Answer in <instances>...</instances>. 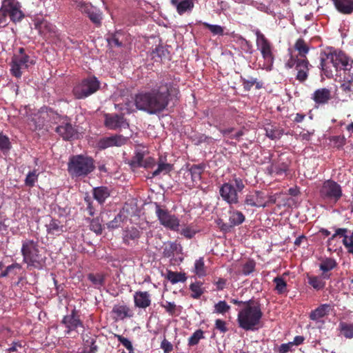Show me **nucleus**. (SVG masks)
<instances>
[{"label":"nucleus","mask_w":353,"mask_h":353,"mask_svg":"<svg viewBox=\"0 0 353 353\" xmlns=\"http://www.w3.org/2000/svg\"><path fill=\"white\" fill-rule=\"evenodd\" d=\"M245 204L252 207H263L268 206V203L265 202V195L261 191H255L253 193L247 194L245 199Z\"/></svg>","instance_id":"obj_20"},{"label":"nucleus","mask_w":353,"mask_h":353,"mask_svg":"<svg viewBox=\"0 0 353 353\" xmlns=\"http://www.w3.org/2000/svg\"><path fill=\"white\" fill-rule=\"evenodd\" d=\"M141 236V232L135 227L126 228L123 230V243L130 245L132 243H137Z\"/></svg>","instance_id":"obj_24"},{"label":"nucleus","mask_w":353,"mask_h":353,"mask_svg":"<svg viewBox=\"0 0 353 353\" xmlns=\"http://www.w3.org/2000/svg\"><path fill=\"white\" fill-rule=\"evenodd\" d=\"M6 1L10 20L14 23L21 21L25 17V14L21 10L20 3L17 0Z\"/></svg>","instance_id":"obj_17"},{"label":"nucleus","mask_w":353,"mask_h":353,"mask_svg":"<svg viewBox=\"0 0 353 353\" xmlns=\"http://www.w3.org/2000/svg\"><path fill=\"white\" fill-rule=\"evenodd\" d=\"M219 194L223 200L230 205L239 203L237 190L230 183H224L220 188Z\"/></svg>","instance_id":"obj_14"},{"label":"nucleus","mask_w":353,"mask_h":353,"mask_svg":"<svg viewBox=\"0 0 353 353\" xmlns=\"http://www.w3.org/2000/svg\"><path fill=\"white\" fill-rule=\"evenodd\" d=\"M90 20L94 23L97 27H100L101 26L102 21V12L98 8H95L94 11L88 16Z\"/></svg>","instance_id":"obj_50"},{"label":"nucleus","mask_w":353,"mask_h":353,"mask_svg":"<svg viewBox=\"0 0 353 353\" xmlns=\"http://www.w3.org/2000/svg\"><path fill=\"white\" fill-rule=\"evenodd\" d=\"M124 221L123 215L121 213L117 214L113 220L107 223V228L110 230H114L119 228Z\"/></svg>","instance_id":"obj_52"},{"label":"nucleus","mask_w":353,"mask_h":353,"mask_svg":"<svg viewBox=\"0 0 353 353\" xmlns=\"http://www.w3.org/2000/svg\"><path fill=\"white\" fill-rule=\"evenodd\" d=\"M55 132L65 141L78 137L77 130L69 122L68 117L55 128Z\"/></svg>","instance_id":"obj_13"},{"label":"nucleus","mask_w":353,"mask_h":353,"mask_svg":"<svg viewBox=\"0 0 353 353\" xmlns=\"http://www.w3.org/2000/svg\"><path fill=\"white\" fill-rule=\"evenodd\" d=\"M46 227L48 234L51 236H60L65 231L61 221L54 218H52Z\"/></svg>","instance_id":"obj_26"},{"label":"nucleus","mask_w":353,"mask_h":353,"mask_svg":"<svg viewBox=\"0 0 353 353\" xmlns=\"http://www.w3.org/2000/svg\"><path fill=\"white\" fill-rule=\"evenodd\" d=\"M339 327L341 332L346 339L353 338V323H347L345 322H341Z\"/></svg>","instance_id":"obj_45"},{"label":"nucleus","mask_w":353,"mask_h":353,"mask_svg":"<svg viewBox=\"0 0 353 353\" xmlns=\"http://www.w3.org/2000/svg\"><path fill=\"white\" fill-rule=\"evenodd\" d=\"M332 91L326 88L316 90L312 95V99L318 105H325L332 99Z\"/></svg>","instance_id":"obj_23"},{"label":"nucleus","mask_w":353,"mask_h":353,"mask_svg":"<svg viewBox=\"0 0 353 353\" xmlns=\"http://www.w3.org/2000/svg\"><path fill=\"white\" fill-rule=\"evenodd\" d=\"M112 313L115 314L117 319L123 320L127 317H132L133 312L126 305H115L112 308Z\"/></svg>","instance_id":"obj_29"},{"label":"nucleus","mask_w":353,"mask_h":353,"mask_svg":"<svg viewBox=\"0 0 353 353\" xmlns=\"http://www.w3.org/2000/svg\"><path fill=\"white\" fill-rule=\"evenodd\" d=\"M170 2L179 15L190 13L194 6V0H170Z\"/></svg>","instance_id":"obj_22"},{"label":"nucleus","mask_w":353,"mask_h":353,"mask_svg":"<svg viewBox=\"0 0 353 353\" xmlns=\"http://www.w3.org/2000/svg\"><path fill=\"white\" fill-rule=\"evenodd\" d=\"M92 194L94 199H96L99 204H103L106 199L110 196V191L109 188L105 186H100L94 188L92 190Z\"/></svg>","instance_id":"obj_30"},{"label":"nucleus","mask_w":353,"mask_h":353,"mask_svg":"<svg viewBox=\"0 0 353 353\" xmlns=\"http://www.w3.org/2000/svg\"><path fill=\"white\" fill-rule=\"evenodd\" d=\"M290 164L291 161L289 158L281 154L276 159H272L267 168V172L272 176H285L288 174Z\"/></svg>","instance_id":"obj_9"},{"label":"nucleus","mask_w":353,"mask_h":353,"mask_svg":"<svg viewBox=\"0 0 353 353\" xmlns=\"http://www.w3.org/2000/svg\"><path fill=\"white\" fill-rule=\"evenodd\" d=\"M330 141L333 147L338 149L342 148L346 143V139L344 136H332Z\"/></svg>","instance_id":"obj_58"},{"label":"nucleus","mask_w":353,"mask_h":353,"mask_svg":"<svg viewBox=\"0 0 353 353\" xmlns=\"http://www.w3.org/2000/svg\"><path fill=\"white\" fill-rule=\"evenodd\" d=\"M61 324L67 329L66 334H70L72 331H77L79 327L83 328V324L80 319V315L78 311L74 308L70 314L63 316Z\"/></svg>","instance_id":"obj_11"},{"label":"nucleus","mask_w":353,"mask_h":353,"mask_svg":"<svg viewBox=\"0 0 353 353\" xmlns=\"http://www.w3.org/2000/svg\"><path fill=\"white\" fill-rule=\"evenodd\" d=\"M230 302L241 307L237 314V323L240 328L245 331L259 330L263 316L259 301L251 299L243 301L232 299Z\"/></svg>","instance_id":"obj_2"},{"label":"nucleus","mask_w":353,"mask_h":353,"mask_svg":"<svg viewBox=\"0 0 353 353\" xmlns=\"http://www.w3.org/2000/svg\"><path fill=\"white\" fill-rule=\"evenodd\" d=\"M265 130V135L272 140L279 139L283 134V130L277 126L268 125Z\"/></svg>","instance_id":"obj_35"},{"label":"nucleus","mask_w":353,"mask_h":353,"mask_svg":"<svg viewBox=\"0 0 353 353\" xmlns=\"http://www.w3.org/2000/svg\"><path fill=\"white\" fill-rule=\"evenodd\" d=\"M95 169L94 161L92 157L83 155L72 156L68 163V173L72 177L85 176Z\"/></svg>","instance_id":"obj_4"},{"label":"nucleus","mask_w":353,"mask_h":353,"mask_svg":"<svg viewBox=\"0 0 353 353\" xmlns=\"http://www.w3.org/2000/svg\"><path fill=\"white\" fill-rule=\"evenodd\" d=\"M344 82L341 84L340 88L349 98L353 94V81L350 79H344Z\"/></svg>","instance_id":"obj_54"},{"label":"nucleus","mask_w":353,"mask_h":353,"mask_svg":"<svg viewBox=\"0 0 353 353\" xmlns=\"http://www.w3.org/2000/svg\"><path fill=\"white\" fill-rule=\"evenodd\" d=\"M35 63L33 59L25 53L23 48L19 49L18 53L14 54L12 58L10 63L11 74L16 78H21L22 75V70L27 69L30 65Z\"/></svg>","instance_id":"obj_7"},{"label":"nucleus","mask_w":353,"mask_h":353,"mask_svg":"<svg viewBox=\"0 0 353 353\" xmlns=\"http://www.w3.org/2000/svg\"><path fill=\"white\" fill-rule=\"evenodd\" d=\"M173 168L174 165L172 164L165 163L160 159L157 163V168L152 173L151 177H155L161 174H168Z\"/></svg>","instance_id":"obj_32"},{"label":"nucleus","mask_w":353,"mask_h":353,"mask_svg":"<svg viewBox=\"0 0 353 353\" xmlns=\"http://www.w3.org/2000/svg\"><path fill=\"white\" fill-rule=\"evenodd\" d=\"M11 148L12 144L9 138L3 133H0V150L5 154L8 152Z\"/></svg>","instance_id":"obj_48"},{"label":"nucleus","mask_w":353,"mask_h":353,"mask_svg":"<svg viewBox=\"0 0 353 353\" xmlns=\"http://www.w3.org/2000/svg\"><path fill=\"white\" fill-rule=\"evenodd\" d=\"M134 306L141 309H146L152 303L151 294L147 291H137L133 295Z\"/></svg>","instance_id":"obj_21"},{"label":"nucleus","mask_w":353,"mask_h":353,"mask_svg":"<svg viewBox=\"0 0 353 353\" xmlns=\"http://www.w3.org/2000/svg\"><path fill=\"white\" fill-rule=\"evenodd\" d=\"M87 278L96 289L100 290L105 285V274L103 273H89Z\"/></svg>","instance_id":"obj_31"},{"label":"nucleus","mask_w":353,"mask_h":353,"mask_svg":"<svg viewBox=\"0 0 353 353\" xmlns=\"http://www.w3.org/2000/svg\"><path fill=\"white\" fill-rule=\"evenodd\" d=\"M39 175V172L37 169L28 172L24 181L25 185L29 188L34 187L38 181Z\"/></svg>","instance_id":"obj_42"},{"label":"nucleus","mask_w":353,"mask_h":353,"mask_svg":"<svg viewBox=\"0 0 353 353\" xmlns=\"http://www.w3.org/2000/svg\"><path fill=\"white\" fill-rule=\"evenodd\" d=\"M202 25L208 29L214 35L222 36L224 34V29L219 25H212L207 22H202Z\"/></svg>","instance_id":"obj_55"},{"label":"nucleus","mask_w":353,"mask_h":353,"mask_svg":"<svg viewBox=\"0 0 353 353\" xmlns=\"http://www.w3.org/2000/svg\"><path fill=\"white\" fill-rule=\"evenodd\" d=\"M294 49L298 51L300 59H307L306 54L309 52L310 47L302 38L298 39L294 43Z\"/></svg>","instance_id":"obj_34"},{"label":"nucleus","mask_w":353,"mask_h":353,"mask_svg":"<svg viewBox=\"0 0 353 353\" xmlns=\"http://www.w3.org/2000/svg\"><path fill=\"white\" fill-rule=\"evenodd\" d=\"M183 248L181 245L175 241H168L163 243L162 255L164 258L170 259V262L173 263L174 257L176 254H181Z\"/></svg>","instance_id":"obj_19"},{"label":"nucleus","mask_w":353,"mask_h":353,"mask_svg":"<svg viewBox=\"0 0 353 353\" xmlns=\"http://www.w3.org/2000/svg\"><path fill=\"white\" fill-rule=\"evenodd\" d=\"M234 128H219V130L220 132L225 137H228L230 139H239L241 137H242L244 133L243 130H239L235 134H232L234 132Z\"/></svg>","instance_id":"obj_46"},{"label":"nucleus","mask_w":353,"mask_h":353,"mask_svg":"<svg viewBox=\"0 0 353 353\" xmlns=\"http://www.w3.org/2000/svg\"><path fill=\"white\" fill-rule=\"evenodd\" d=\"M104 124L105 127L110 130H117L120 128H126L129 127V123L122 114H106L105 115Z\"/></svg>","instance_id":"obj_15"},{"label":"nucleus","mask_w":353,"mask_h":353,"mask_svg":"<svg viewBox=\"0 0 353 353\" xmlns=\"http://www.w3.org/2000/svg\"><path fill=\"white\" fill-rule=\"evenodd\" d=\"M161 306L164 307L167 312L171 315H173L175 313L176 305L174 303L165 301L164 303H161Z\"/></svg>","instance_id":"obj_63"},{"label":"nucleus","mask_w":353,"mask_h":353,"mask_svg":"<svg viewBox=\"0 0 353 353\" xmlns=\"http://www.w3.org/2000/svg\"><path fill=\"white\" fill-rule=\"evenodd\" d=\"M241 81L242 82L243 88L245 91H250L253 85H255V88L257 90L263 88V83L258 81L256 78L250 77L249 79H247L241 77Z\"/></svg>","instance_id":"obj_38"},{"label":"nucleus","mask_w":353,"mask_h":353,"mask_svg":"<svg viewBox=\"0 0 353 353\" xmlns=\"http://www.w3.org/2000/svg\"><path fill=\"white\" fill-rule=\"evenodd\" d=\"M145 152L141 150L135 151L134 155L129 162L131 168H139L142 167Z\"/></svg>","instance_id":"obj_37"},{"label":"nucleus","mask_w":353,"mask_h":353,"mask_svg":"<svg viewBox=\"0 0 353 353\" xmlns=\"http://www.w3.org/2000/svg\"><path fill=\"white\" fill-rule=\"evenodd\" d=\"M343 195L341 185L332 180L323 182L319 190L321 199L327 203H336Z\"/></svg>","instance_id":"obj_6"},{"label":"nucleus","mask_w":353,"mask_h":353,"mask_svg":"<svg viewBox=\"0 0 353 353\" xmlns=\"http://www.w3.org/2000/svg\"><path fill=\"white\" fill-rule=\"evenodd\" d=\"M194 272L199 277H203L207 274L204 259L203 257H200L199 259L195 261Z\"/></svg>","instance_id":"obj_43"},{"label":"nucleus","mask_w":353,"mask_h":353,"mask_svg":"<svg viewBox=\"0 0 353 353\" xmlns=\"http://www.w3.org/2000/svg\"><path fill=\"white\" fill-rule=\"evenodd\" d=\"M309 65L310 63L307 59H300L295 68L297 71V74L296 76V80L303 83L307 79Z\"/></svg>","instance_id":"obj_25"},{"label":"nucleus","mask_w":353,"mask_h":353,"mask_svg":"<svg viewBox=\"0 0 353 353\" xmlns=\"http://www.w3.org/2000/svg\"><path fill=\"white\" fill-rule=\"evenodd\" d=\"M99 88L98 79L95 77H89L74 86L72 94L75 99H82L96 92Z\"/></svg>","instance_id":"obj_5"},{"label":"nucleus","mask_w":353,"mask_h":353,"mask_svg":"<svg viewBox=\"0 0 353 353\" xmlns=\"http://www.w3.org/2000/svg\"><path fill=\"white\" fill-rule=\"evenodd\" d=\"M331 310V305L329 304H321L310 314V319L312 321H318L320 319L327 315Z\"/></svg>","instance_id":"obj_28"},{"label":"nucleus","mask_w":353,"mask_h":353,"mask_svg":"<svg viewBox=\"0 0 353 353\" xmlns=\"http://www.w3.org/2000/svg\"><path fill=\"white\" fill-rule=\"evenodd\" d=\"M256 36L257 48L260 50L268 68H270L274 60V56L272 52V46L270 41L259 30H256Z\"/></svg>","instance_id":"obj_10"},{"label":"nucleus","mask_w":353,"mask_h":353,"mask_svg":"<svg viewBox=\"0 0 353 353\" xmlns=\"http://www.w3.org/2000/svg\"><path fill=\"white\" fill-rule=\"evenodd\" d=\"M205 338L204 332L201 330H196L188 339V345L190 347L194 346L199 343L201 339Z\"/></svg>","instance_id":"obj_47"},{"label":"nucleus","mask_w":353,"mask_h":353,"mask_svg":"<svg viewBox=\"0 0 353 353\" xmlns=\"http://www.w3.org/2000/svg\"><path fill=\"white\" fill-rule=\"evenodd\" d=\"M161 348L165 353H170L173 350L172 344L168 341L166 339H164L161 343Z\"/></svg>","instance_id":"obj_64"},{"label":"nucleus","mask_w":353,"mask_h":353,"mask_svg":"<svg viewBox=\"0 0 353 353\" xmlns=\"http://www.w3.org/2000/svg\"><path fill=\"white\" fill-rule=\"evenodd\" d=\"M348 230L346 228H337L335 230V233L328 239L327 245H330L331 241H333L337 236L343 237V239L347 240Z\"/></svg>","instance_id":"obj_61"},{"label":"nucleus","mask_w":353,"mask_h":353,"mask_svg":"<svg viewBox=\"0 0 353 353\" xmlns=\"http://www.w3.org/2000/svg\"><path fill=\"white\" fill-rule=\"evenodd\" d=\"M273 282L276 284L275 290L278 294H283L287 291V283L282 277H275Z\"/></svg>","instance_id":"obj_51"},{"label":"nucleus","mask_w":353,"mask_h":353,"mask_svg":"<svg viewBox=\"0 0 353 353\" xmlns=\"http://www.w3.org/2000/svg\"><path fill=\"white\" fill-rule=\"evenodd\" d=\"M319 268L321 271L323 278L330 279L332 276L331 271L336 269L338 266L336 260L332 257H322L319 259Z\"/></svg>","instance_id":"obj_18"},{"label":"nucleus","mask_w":353,"mask_h":353,"mask_svg":"<svg viewBox=\"0 0 353 353\" xmlns=\"http://www.w3.org/2000/svg\"><path fill=\"white\" fill-rule=\"evenodd\" d=\"M153 55V58H154L156 56L162 59H168L169 58V51L167 48H165L164 46L161 45L157 46L152 52Z\"/></svg>","instance_id":"obj_49"},{"label":"nucleus","mask_w":353,"mask_h":353,"mask_svg":"<svg viewBox=\"0 0 353 353\" xmlns=\"http://www.w3.org/2000/svg\"><path fill=\"white\" fill-rule=\"evenodd\" d=\"M34 26L39 34L46 39L57 36L56 26L46 20L37 21Z\"/></svg>","instance_id":"obj_16"},{"label":"nucleus","mask_w":353,"mask_h":353,"mask_svg":"<svg viewBox=\"0 0 353 353\" xmlns=\"http://www.w3.org/2000/svg\"><path fill=\"white\" fill-rule=\"evenodd\" d=\"M155 214L161 225L173 231H178L179 227V219L170 212L162 208L159 204L155 203Z\"/></svg>","instance_id":"obj_8"},{"label":"nucleus","mask_w":353,"mask_h":353,"mask_svg":"<svg viewBox=\"0 0 353 353\" xmlns=\"http://www.w3.org/2000/svg\"><path fill=\"white\" fill-rule=\"evenodd\" d=\"M152 83L149 90L135 95L134 104L140 110L157 114L167 109L170 102L177 97L179 90L172 82L165 79Z\"/></svg>","instance_id":"obj_1"},{"label":"nucleus","mask_w":353,"mask_h":353,"mask_svg":"<svg viewBox=\"0 0 353 353\" xmlns=\"http://www.w3.org/2000/svg\"><path fill=\"white\" fill-rule=\"evenodd\" d=\"M244 221L245 216L241 212L238 210L230 211L229 222L231 223V226L239 225L243 223Z\"/></svg>","instance_id":"obj_39"},{"label":"nucleus","mask_w":353,"mask_h":353,"mask_svg":"<svg viewBox=\"0 0 353 353\" xmlns=\"http://www.w3.org/2000/svg\"><path fill=\"white\" fill-rule=\"evenodd\" d=\"M21 252L23 261L28 265V267L41 270L45 265L46 258L40 253L37 241L31 239L23 241Z\"/></svg>","instance_id":"obj_3"},{"label":"nucleus","mask_w":353,"mask_h":353,"mask_svg":"<svg viewBox=\"0 0 353 353\" xmlns=\"http://www.w3.org/2000/svg\"><path fill=\"white\" fill-rule=\"evenodd\" d=\"M230 310V306L228 305L226 301H220L214 305V312L217 314H225Z\"/></svg>","instance_id":"obj_60"},{"label":"nucleus","mask_w":353,"mask_h":353,"mask_svg":"<svg viewBox=\"0 0 353 353\" xmlns=\"http://www.w3.org/2000/svg\"><path fill=\"white\" fill-rule=\"evenodd\" d=\"M256 263L254 260L247 261L242 267L243 274L247 276L252 273L255 270Z\"/></svg>","instance_id":"obj_59"},{"label":"nucleus","mask_w":353,"mask_h":353,"mask_svg":"<svg viewBox=\"0 0 353 353\" xmlns=\"http://www.w3.org/2000/svg\"><path fill=\"white\" fill-rule=\"evenodd\" d=\"M333 3L341 14H350L353 12V0H333Z\"/></svg>","instance_id":"obj_27"},{"label":"nucleus","mask_w":353,"mask_h":353,"mask_svg":"<svg viewBox=\"0 0 353 353\" xmlns=\"http://www.w3.org/2000/svg\"><path fill=\"white\" fill-rule=\"evenodd\" d=\"M8 8L6 5V1L3 0L2 5L0 8V26L5 27L8 25Z\"/></svg>","instance_id":"obj_56"},{"label":"nucleus","mask_w":353,"mask_h":353,"mask_svg":"<svg viewBox=\"0 0 353 353\" xmlns=\"http://www.w3.org/2000/svg\"><path fill=\"white\" fill-rule=\"evenodd\" d=\"M90 230L93 231L97 235L101 234L103 227L99 218L92 219L90 221Z\"/></svg>","instance_id":"obj_57"},{"label":"nucleus","mask_w":353,"mask_h":353,"mask_svg":"<svg viewBox=\"0 0 353 353\" xmlns=\"http://www.w3.org/2000/svg\"><path fill=\"white\" fill-rule=\"evenodd\" d=\"M325 280L322 274H321V276H307L309 285L316 290H323L325 287L326 283Z\"/></svg>","instance_id":"obj_33"},{"label":"nucleus","mask_w":353,"mask_h":353,"mask_svg":"<svg viewBox=\"0 0 353 353\" xmlns=\"http://www.w3.org/2000/svg\"><path fill=\"white\" fill-rule=\"evenodd\" d=\"M202 282H195L190 285V290L192 291L191 297L195 299H199L204 292L202 288Z\"/></svg>","instance_id":"obj_44"},{"label":"nucleus","mask_w":353,"mask_h":353,"mask_svg":"<svg viewBox=\"0 0 353 353\" xmlns=\"http://www.w3.org/2000/svg\"><path fill=\"white\" fill-rule=\"evenodd\" d=\"M114 336L128 350L130 351V353L133 352L132 344L127 338L119 334H115Z\"/></svg>","instance_id":"obj_62"},{"label":"nucleus","mask_w":353,"mask_h":353,"mask_svg":"<svg viewBox=\"0 0 353 353\" xmlns=\"http://www.w3.org/2000/svg\"><path fill=\"white\" fill-rule=\"evenodd\" d=\"M77 7L81 13L87 16L90 15L96 8L91 3L83 1L79 2Z\"/></svg>","instance_id":"obj_53"},{"label":"nucleus","mask_w":353,"mask_h":353,"mask_svg":"<svg viewBox=\"0 0 353 353\" xmlns=\"http://www.w3.org/2000/svg\"><path fill=\"white\" fill-rule=\"evenodd\" d=\"M128 139V137L121 134H114L100 139L97 145L100 150H105L110 147H121L127 143Z\"/></svg>","instance_id":"obj_12"},{"label":"nucleus","mask_w":353,"mask_h":353,"mask_svg":"<svg viewBox=\"0 0 353 353\" xmlns=\"http://www.w3.org/2000/svg\"><path fill=\"white\" fill-rule=\"evenodd\" d=\"M205 168V166L203 163L192 165L190 166L188 171L191 174L193 181H198L201 180V175L204 172Z\"/></svg>","instance_id":"obj_36"},{"label":"nucleus","mask_w":353,"mask_h":353,"mask_svg":"<svg viewBox=\"0 0 353 353\" xmlns=\"http://www.w3.org/2000/svg\"><path fill=\"white\" fill-rule=\"evenodd\" d=\"M21 269L22 266L21 264L18 263H14L7 266L4 270L1 272L0 278L7 277L10 275H16L17 274V271H19Z\"/></svg>","instance_id":"obj_40"},{"label":"nucleus","mask_w":353,"mask_h":353,"mask_svg":"<svg viewBox=\"0 0 353 353\" xmlns=\"http://www.w3.org/2000/svg\"><path fill=\"white\" fill-rule=\"evenodd\" d=\"M167 279L172 284H175L179 282H185L187 279V276L184 272H177L169 270L168 272Z\"/></svg>","instance_id":"obj_41"}]
</instances>
